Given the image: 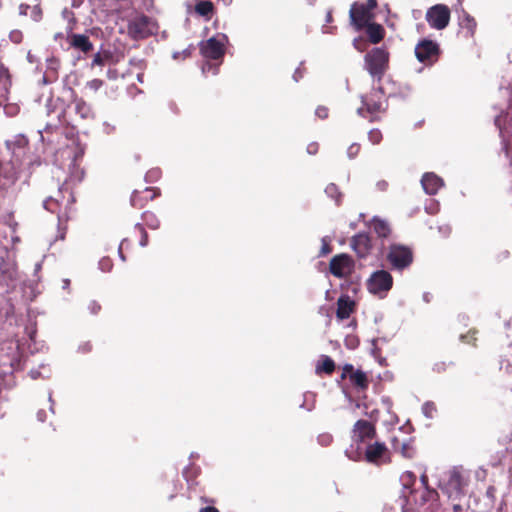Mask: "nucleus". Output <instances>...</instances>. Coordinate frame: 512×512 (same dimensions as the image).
<instances>
[{
	"label": "nucleus",
	"instance_id": "1",
	"mask_svg": "<svg viewBox=\"0 0 512 512\" xmlns=\"http://www.w3.org/2000/svg\"><path fill=\"white\" fill-rule=\"evenodd\" d=\"M127 34L135 41L146 39L158 31L157 22L142 13H135L127 18Z\"/></svg>",
	"mask_w": 512,
	"mask_h": 512
},
{
	"label": "nucleus",
	"instance_id": "2",
	"mask_svg": "<svg viewBox=\"0 0 512 512\" xmlns=\"http://www.w3.org/2000/svg\"><path fill=\"white\" fill-rule=\"evenodd\" d=\"M389 54L382 48H374L365 55V67L369 74L380 80L388 68Z\"/></svg>",
	"mask_w": 512,
	"mask_h": 512
},
{
	"label": "nucleus",
	"instance_id": "3",
	"mask_svg": "<svg viewBox=\"0 0 512 512\" xmlns=\"http://www.w3.org/2000/svg\"><path fill=\"white\" fill-rule=\"evenodd\" d=\"M438 498L437 491L428 487L413 492V499L419 512H436L439 508Z\"/></svg>",
	"mask_w": 512,
	"mask_h": 512
},
{
	"label": "nucleus",
	"instance_id": "4",
	"mask_svg": "<svg viewBox=\"0 0 512 512\" xmlns=\"http://www.w3.org/2000/svg\"><path fill=\"white\" fill-rule=\"evenodd\" d=\"M469 477L462 467H453L447 473L446 489L449 496L459 495L468 485Z\"/></svg>",
	"mask_w": 512,
	"mask_h": 512
},
{
	"label": "nucleus",
	"instance_id": "5",
	"mask_svg": "<svg viewBox=\"0 0 512 512\" xmlns=\"http://www.w3.org/2000/svg\"><path fill=\"white\" fill-rule=\"evenodd\" d=\"M450 10L444 4H436L426 12V21L437 30H442L449 24Z\"/></svg>",
	"mask_w": 512,
	"mask_h": 512
},
{
	"label": "nucleus",
	"instance_id": "6",
	"mask_svg": "<svg viewBox=\"0 0 512 512\" xmlns=\"http://www.w3.org/2000/svg\"><path fill=\"white\" fill-rule=\"evenodd\" d=\"M387 259L393 267L403 269L412 262V252L405 246L393 244L390 246Z\"/></svg>",
	"mask_w": 512,
	"mask_h": 512
},
{
	"label": "nucleus",
	"instance_id": "7",
	"mask_svg": "<svg viewBox=\"0 0 512 512\" xmlns=\"http://www.w3.org/2000/svg\"><path fill=\"white\" fill-rule=\"evenodd\" d=\"M415 55L420 62L432 64L438 58L439 47L437 43L424 39L416 45Z\"/></svg>",
	"mask_w": 512,
	"mask_h": 512
},
{
	"label": "nucleus",
	"instance_id": "8",
	"mask_svg": "<svg viewBox=\"0 0 512 512\" xmlns=\"http://www.w3.org/2000/svg\"><path fill=\"white\" fill-rule=\"evenodd\" d=\"M354 267L352 258L347 254L334 256L329 265L330 272L339 278L345 277L351 273Z\"/></svg>",
	"mask_w": 512,
	"mask_h": 512
},
{
	"label": "nucleus",
	"instance_id": "9",
	"mask_svg": "<svg viewBox=\"0 0 512 512\" xmlns=\"http://www.w3.org/2000/svg\"><path fill=\"white\" fill-rule=\"evenodd\" d=\"M350 21L357 30H360L371 23L374 18L373 12L367 10L363 4L354 3L350 9Z\"/></svg>",
	"mask_w": 512,
	"mask_h": 512
},
{
	"label": "nucleus",
	"instance_id": "10",
	"mask_svg": "<svg viewBox=\"0 0 512 512\" xmlns=\"http://www.w3.org/2000/svg\"><path fill=\"white\" fill-rule=\"evenodd\" d=\"M388 449L384 443L375 442L367 446L365 460L375 465H381L388 461Z\"/></svg>",
	"mask_w": 512,
	"mask_h": 512
},
{
	"label": "nucleus",
	"instance_id": "11",
	"mask_svg": "<svg viewBox=\"0 0 512 512\" xmlns=\"http://www.w3.org/2000/svg\"><path fill=\"white\" fill-rule=\"evenodd\" d=\"M375 435L374 426L366 420H358L352 431V439L355 442H365Z\"/></svg>",
	"mask_w": 512,
	"mask_h": 512
},
{
	"label": "nucleus",
	"instance_id": "12",
	"mask_svg": "<svg viewBox=\"0 0 512 512\" xmlns=\"http://www.w3.org/2000/svg\"><path fill=\"white\" fill-rule=\"evenodd\" d=\"M201 52L206 58L219 59L224 55V44L215 37H212L205 43H202Z\"/></svg>",
	"mask_w": 512,
	"mask_h": 512
},
{
	"label": "nucleus",
	"instance_id": "13",
	"mask_svg": "<svg viewBox=\"0 0 512 512\" xmlns=\"http://www.w3.org/2000/svg\"><path fill=\"white\" fill-rule=\"evenodd\" d=\"M69 46L83 54H88L93 50V44L85 34L71 33L67 36Z\"/></svg>",
	"mask_w": 512,
	"mask_h": 512
},
{
	"label": "nucleus",
	"instance_id": "14",
	"mask_svg": "<svg viewBox=\"0 0 512 512\" xmlns=\"http://www.w3.org/2000/svg\"><path fill=\"white\" fill-rule=\"evenodd\" d=\"M351 247L360 258H363L370 253L372 244L367 234L359 233L352 237Z\"/></svg>",
	"mask_w": 512,
	"mask_h": 512
},
{
	"label": "nucleus",
	"instance_id": "15",
	"mask_svg": "<svg viewBox=\"0 0 512 512\" xmlns=\"http://www.w3.org/2000/svg\"><path fill=\"white\" fill-rule=\"evenodd\" d=\"M368 283L370 288H391L393 280L389 272L378 270L370 276Z\"/></svg>",
	"mask_w": 512,
	"mask_h": 512
},
{
	"label": "nucleus",
	"instance_id": "16",
	"mask_svg": "<svg viewBox=\"0 0 512 512\" xmlns=\"http://www.w3.org/2000/svg\"><path fill=\"white\" fill-rule=\"evenodd\" d=\"M421 184L424 191L429 195H435L438 190L443 186V180L436 174L429 172L425 173L421 179Z\"/></svg>",
	"mask_w": 512,
	"mask_h": 512
},
{
	"label": "nucleus",
	"instance_id": "17",
	"mask_svg": "<svg viewBox=\"0 0 512 512\" xmlns=\"http://www.w3.org/2000/svg\"><path fill=\"white\" fill-rule=\"evenodd\" d=\"M380 92H373L370 97H362L363 107L358 108L357 113L363 115L364 109L369 113H375L381 110L382 102L380 101Z\"/></svg>",
	"mask_w": 512,
	"mask_h": 512
},
{
	"label": "nucleus",
	"instance_id": "18",
	"mask_svg": "<svg viewBox=\"0 0 512 512\" xmlns=\"http://www.w3.org/2000/svg\"><path fill=\"white\" fill-rule=\"evenodd\" d=\"M355 301L349 296L341 295L337 301L336 316L339 319H346L354 311Z\"/></svg>",
	"mask_w": 512,
	"mask_h": 512
},
{
	"label": "nucleus",
	"instance_id": "19",
	"mask_svg": "<svg viewBox=\"0 0 512 512\" xmlns=\"http://www.w3.org/2000/svg\"><path fill=\"white\" fill-rule=\"evenodd\" d=\"M365 27L368 37L372 43L377 44L383 39L384 29L380 24L371 22L368 25H365Z\"/></svg>",
	"mask_w": 512,
	"mask_h": 512
},
{
	"label": "nucleus",
	"instance_id": "20",
	"mask_svg": "<svg viewBox=\"0 0 512 512\" xmlns=\"http://www.w3.org/2000/svg\"><path fill=\"white\" fill-rule=\"evenodd\" d=\"M349 377L351 383L357 387L358 390H365L368 387V379L363 371L356 370Z\"/></svg>",
	"mask_w": 512,
	"mask_h": 512
},
{
	"label": "nucleus",
	"instance_id": "21",
	"mask_svg": "<svg viewBox=\"0 0 512 512\" xmlns=\"http://www.w3.org/2000/svg\"><path fill=\"white\" fill-rule=\"evenodd\" d=\"M372 226L374 232L381 238L388 237L391 232L388 223L376 217L372 220Z\"/></svg>",
	"mask_w": 512,
	"mask_h": 512
},
{
	"label": "nucleus",
	"instance_id": "22",
	"mask_svg": "<svg viewBox=\"0 0 512 512\" xmlns=\"http://www.w3.org/2000/svg\"><path fill=\"white\" fill-rule=\"evenodd\" d=\"M75 111L81 118H89L92 114L91 107L83 99L74 100Z\"/></svg>",
	"mask_w": 512,
	"mask_h": 512
},
{
	"label": "nucleus",
	"instance_id": "23",
	"mask_svg": "<svg viewBox=\"0 0 512 512\" xmlns=\"http://www.w3.org/2000/svg\"><path fill=\"white\" fill-rule=\"evenodd\" d=\"M334 369H335L334 361L330 357L324 356L322 359V363L317 365L316 372L317 373L325 372L327 374H331L334 371Z\"/></svg>",
	"mask_w": 512,
	"mask_h": 512
},
{
	"label": "nucleus",
	"instance_id": "24",
	"mask_svg": "<svg viewBox=\"0 0 512 512\" xmlns=\"http://www.w3.org/2000/svg\"><path fill=\"white\" fill-rule=\"evenodd\" d=\"M111 59V54L108 51L97 52L92 60L91 66H104Z\"/></svg>",
	"mask_w": 512,
	"mask_h": 512
},
{
	"label": "nucleus",
	"instance_id": "25",
	"mask_svg": "<svg viewBox=\"0 0 512 512\" xmlns=\"http://www.w3.org/2000/svg\"><path fill=\"white\" fill-rule=\"evenodd\" d=\"M212 10L213 4L210 1H200L195 6V11L201 16H209Z\"/></svg>",
	"mask_w": 512,
	"mask_h": 512
},
{
	"label": "nucleus",
	"instance_id": "26",
	"mask_svg": "<svg viewBox=\"0 0 512 512\" xmlns=\"http://www.w3.org/2000/svg\"><path fill=\"white\" fill-rule=\"evenodd\" d=\"M325 193L329 197L333 198L337 204L341 202L342 194L339 192L338 187L335 184H329L325 189Z\"/></svg>",
	"mask_w": 512,
	"mask_h": 512
},
{
	"label": "nucleus",
	"instance_id": "27",
	"mask_svg": "<svg viewBox=\"0 0 512 512\" xmlns=\"http://www.w3.org/2000/svg\"><path fill=\"white\" fill-rule=\"evenodd\" d=\"M143 220L145 222V224L151 228V229H157L159 227V220L157 219V217L151 213V212H145L143 214Z\"/></svg>",
	"mask_w": 512,
	"mask_h": 512
},
{
	"label": "nucleus",
	"instance_id": "28",
	"mask_svg": "<svg viewBox=\"0 0 512 512\" xmlns=\"http://www.w3.org/2000/svg\"><path fill=\"white\" fill-rule=\"evenodd\" d=\"M422 412L427 418H433L436 406L433 402L427 401L422 406Z\"/></svg>",
	"mask_w": 512,
	"mask_h": 512
},
{
	"label": "nucleus",
	"instance_id": "29",
	"mask_svg": "<svg viewBox=\"0 0 512 512\" xmlns=\"http://www.w3.org/2000/svg\"><path fill=\"white\" fill-rule=\"evenodd\" d=\"M368 138L371 143L378 144L382 139V133L377 129H373L368 133Z\"/></svg>",
	"mask_w": 512,
	"mask_h": 512
},
{
	"label": "nucleus",
	"instance_id": "30",
	"mask_svg": "<svg viewBox=\"0 0 512 512\" xmlns=\"http://www.w3.org/2000/svg\"><path fill=\"white\" fill-rule=\"evenodd\" d=\"M317 440L321 446H329L332 443L333 438L332 435L323 433L318 436Z\"/></svg>",
	"mask_w": 512,
	"mask_h": 512
},
{
	"label": "nucleus",
	"instance_id": "31",
	"mask_svg": "<svg viewBox=\"0 0 512 512\" xmlns=\"http://www.w3.org/2000/svg\"><path fill=\"white\" fill-rule=\"evenodd\" d=\"M345 345L349 349H355L359 345V340L353 335H349L345 338Z\"/></svg>",
	"mask_w": 512,
	"mask_h": 512
},
{
	"label": "nucleus",
	"instance_id": "32",
	"mask_svg": "<svg viewBox=\"0 0 512 512\" xmlns=\"http://www.w3.org/2000/svg\"><path fill=\"white\" fill-rule=\"evenodd\" d=\"M360 151V145L357 143L351 144L347 149V155L350 159H353L358 155Z\"/></svg>",
	"mask_w": 512,
	"mask_h": 512
},
{
	"label": "nucleus",
	"instance_id": "33",
	"mask_svg": "<svg viewBox=\"0 0 512 512\" xmlns=\"http://www.w3.org/2000/svg\"><path fill=\"white\" fill-rule=\"evenodd\" d=\"M103 85V81L100 79H93L87 82L86 87L92 91L99 90Z\"/></svg>",
	"mask_w": 512,
	"mask_h": 512
},
{
	"label": "nucleus",
	"instance_id": "34",
	"mask_svg": "<svg viewBox=\"0 0 512 512\" xmlns=\"http://www.w3.org/2000/svg\"><path fill=\"white\" fill-rule=\"evenodd\" d=\"M345 454L349 459H351L353 461H357L361 458L362 453L360 451H358V449L354 450V448L351 447V449H347L345 451Z\"/></svg>",
	"mask_w": 512,
	"mask_h": 512
},
{
	"label": "nucleus",
	"instance_id": "35",
	"mask_svg": "<svg viewBox=\"0 0 512 512\" xmlns=\"http://www.w3.org/2000/svg\"><path fill=\"white\" fill-rule=\"evenodd\" d=\"M9 39L15 43V44H18L22 41L23 39V35H22V32L19 31V30H13L10 32L9 34Z\"/></svg>",
	"mask_w": 512,
	"mask_h": 512
},
{
	"label": "nucleus",
	"instance_id": "36",
	"mask_svg": "<svg viewBox=\"0 0 512 512\" xmlns=\"http://www.w3.org/2000/svg\"><path fill=\"white\" fill-rule=\"evenodd\" d=\"M57 203V200L53 199L52 197H49L44 201L43 206L46 210L54 212Z\"/></svg>",
	"mask_w": 512,
	"mask_h": 512
},
{
	"label": "nucleus",
	"instance_id": "37",
	"mask_svg": "<svg viewBox=\"0 0 512 512\" xmlns=\"http://www.w3.org/2000/svg\"><path fill=\"white\" fill-rule=\"evenodd\" d=\"M136 228H138L140 230L141 234H142V238L140 240V245L142 247L147 246V244H148V235H147L145 229L143 228V226L141 224H137Z\"/></svg>",
	"mask_w": 512,
	"mask_h": 512
},
{
	"label": "nucleus",
	"instance_id": "38",
	"mask_svg": "<svg viewBox=\"0 0 512 512\" xmlns=\"http://www.w3.org/2000/svg\"><path fill=\"white\" fill-rule=\"evenodd\" d=\"M190 54H191V50L189 48H187V49H184L181 52H174L173 53V58L175 60H178V59H181V58L185 59V58L189 57Z\"/></svg>",
	"mask_w": 512,
	"mask_h": 512
},
{
	"label": "nucleus",
	"instance_id": "39",
	"mask_svg": "<svg viewBox=\"0 0 512 512\" xmlns=\"http://www.w3.org/2000/svg\"><path fill=\"white\" fill-rule=\"evenodd\" d=\"M315 114L320 119H325V118L328 117V109L326 107H324V106H319L316 109Z\"/></svg>",
	"mask_w": 512,
	"mask_h": 512
},
{
	"label": "nucleus",
	"instance_id": "40",
	"mask_svg": "<svg viewBox=\"0 0 512 512\" xmlns=\"http://www.w3.org/2000/svg\"><path fill=\"white\" fill-rule=\"evenodd\" d=\"M363 5L367 10L372 12L377 7V0H367Z\"/></svg>",
	"mask_w": 512,
	"mask_h": 512
},
{
	"label": "nucleus",
	"instance_id": "41",
	"mask_svg": "<svg viewBox=\"0 0 512 512\" xmlns=\"http://www.w3.org/2000/svg\"><path fill=\"white\" fill-rule=\"evenodd\" d=\"M318 150V144L317 143H311L307 146V152L311 155L315 154Z\"/></svg>",
	"mask_w": 512,
	"mask_h": 512
},
{
	"label": "nucleus",
	"instance_id": "42",
	"mask_svg": "<svg viewBox=\"0 0 512 512\" xmlns=\"http://www.w3.org/2000/svg\"><path fill=\"white\" fill-rule=\"evenodd\" d=\"M32 12H33L34 20L35 21L40 20V18H41V10H40V8L38 6H34Z\"/></svg>",
	"mask_w": 512,
	"mask_h": 512
},
{
	"label": "nucleus",
	"instance_id": "43",
	"mask_svg": "<svg viewBox=\"0 0 512 512\" xmlns=\"http://www.w3.org/2000/svg\"><path fill=\"white\" fill-rule=\"evenodd\" d=\"M364 41L362 39H354L353 41V46L355 47V49H357L358 51H363L364 50V47H362V43Z\"/></svg>",
	"mask_w": 512,
	"mask_h": 512
},
{
	"label": "nucleus",
	"instance_id": "44",
	"mask_svg": "<svg viewBox=\"0 0 512 512\" xmlns=\"http://www.w3.org/2000/svg\"><path fill=\"white\" fill-rule=\"evenodd\" d=\"M433 369L437 372H442L446 369V364L444 362L436 363Z\"/></svg>",
	"mask_w": 512,
	"mask_h": 512
},
{
	"label": "nucleus",
	"instance_id": "45",
	"mask_svg": "<svg viewBox=\"0 0 512 512\" xmlns=\"http://www.w3.org/2000/svg\"><path fill=\"white\" fill-rule=\"evenodd\" d=\"M89 309L92 314H96L100 310V305H98L96 302H92L89 306Z\"/></svg>",
	"mask_w": 512,
	"mask_h": 512
},
{
	"label": "nucleus",
	"instance_id": "46",
	"mask_svg": "<svg viewBox=\"0 0 512 512\" xmlns=\"http://www.w3.org/2000/svg\"><path fill=\"white\" fill-rule=\"evenodd\" d=\"M343 370H344L343 377H345V374H349V376H350L354 372V368L350 364L345 365Z\"/></svg>",
	"mask_w": 512,
	"mask_h": 512
},
{
	"label": "nucleus",
	"instance_id": "47",
	"mask_svg": "<svg viewBox=\"0 0 512 512\" xmlns=\"http://www.w3.org/2000/svg\"><path fill=\"white\" fill-rule=\"evenodd\" d=\"M466 21H467V27L470 29V30H473L476 26V23L474 21L473 18H470L469 16L466 17Z\"/></svg>",
	"mask_w": 512,
	"mask_h": 512
},
{
	"label": "nucleus",
	"instance_id": "48",
	"mask_svg": "<svg viewBox=\"0 0 512 512\" xmlns=\"http://www.w3.org/2000/svg\"><path fill=\"white\" fill-rule=\"evenodd\" d=\"M29 374L32 379H37V378L41 377L40 371L36 370V369H32Z\"/></svg>",
	"mask_w": 512,
	"mask_h": 512
},
{
	"label": "nucleus",
	"instance_id": "49",
	"mask_svg": "<svg viewBox=\"0 0 512 512\" xmlns=\"http://www.w3.org/2000/svg\"><path fill=\"white\" fill-rule=\"evenodd\" d=\"M473 334H474V332H473L472 334H469V335H461V339H462L463 341L467 342V343H471V342H472V339H475V338L473 337Z\"/></svg>",
	"mask_w": 512,
	"mask_h": 512
},
{
	"label": "nucleus",
	"instance_id": "50",
	"mask_svg": "<svg viewBox=\"0 0 512 512\" xmlns=\"http://www.w3.org/2000/svg\"><path fill=\"white\" fill-rule=\"evenodd\" d=\"M37 418H38V420H39V421L44 422V421H45V419H46V413H45V411H44V410H40V411H38V413H37Z\"/></svg>",
	"mask_w": 512,
	"mask_h": 512
},
{
	"label": "nucleus",
	"instance_id": "51",
	"mask_svg": "<svg viewBox=\"0 0 512 512\" xmlns=\"http://www.w3.org/2000/svg\"><path fill=\"white\" fill-rule=\"evenodd\" d=\"M322 242H323V246H322V251L323 253H329L330 252V248L326 242V238H323L322 239Z\"/></svg>",
	"mask_w": 512,
	"mask_h": 512
},
{
	"label": "nucleus",
	"instance_id": "52",
	"mask_svg": "<svg viewBox=\"0 0 512 512\" xmlns=\"http://www.w3.org/2000/svg\"><path fill=\"white\" fill-rule=\"evenodd\" d=\"M387 185H388V184H387V182H386V181H379V182L377 183V187H378V188H379V190H381V191L386 190Z\"/></svg>",
	"mask_w": 512,
	"mask_h": 512
},
{
	"label": "nucleus",
	"instance_id": "53",
	"mask_svg": "<svg viewBox=\"0 0 512 512\" xmlns=\"http://www.w3.org/2000/svg\"><path fill=\"white\" fill-rule=\"evenodd\" d=\"M402 454L405 457H411V455L408 453V445L405 443L402 444Z\"/></svg>",
	"mask_w": 512,
	"mask_h": 512
},
{
	"label": "nucleus",
	"instance_id": "54",
	"mask_svg": "<svg viewBox=\"0 0 512 512\" xmlns=\"http://www.w3.org/2000/svg\"><path fill=\"white\" fill-rule=\"evenodd\" d=\"M28 8H29L28 5L21 4L20 7H19L20 14L26 15Z\"/></svg>",
	"mask_w": 512,
	"mask_h": 512
},
{
	"label": "nucleus",
	"instance_id": "55",
	"mask_svg": "<svg viewBox=\"0 0 512 512\" xmlns=\"http://www.w3.org/2000/svg\"><path fill=\"white\" fill-rule=\"evenodd\" d=\"M380 339H373L372 340V344H373V349H372V353L373 355H376L377 352H378V348L376 346L377 342L379 341Z\"/></svg>",
	"mask_w": 512,
	"mask_h": 512
},
{
	"label": "nucleus",
	"instance_id": "56",
	"mask_svg": "<svg viewBox=\"0 0 512 512\" xmlns=\"http://www.w3.org/2000/svg\"><path fill=\"white\" fill-rule=\"evenodd\" d=\"M302 77V74L300 72V68L296 69L294 75H293V78L294 80L297 82L299 81V79Z\"/></svg>",
	"mask_w": 512,
	"mask_h": 512
},
{
	"label": "nucleus",
	"instance_id": "57",
	"mask_svg": "<svg viewBox=\"0 0 512 512\" xmlns=\"http://www.w3.org/2000/svg\"><path fill=\"white\" fill-rule=\"evenodd\" d=\"M200 512H219L216 508L214 507H205V508H202Z\"/></svg>",
	"mask_w": 512,
	"mask_h": 512
},
{
	"label": "nucleus",
	"instance_id": "58",
	"mask_svg": "<svg viewBox=\"0 0 512 512\" xmlns=\"http://www.w3.org/2000/svg\"><path fill=\"white\" fill-rule=\"evenodd\" d=\"M428 213H434L437 210V204L433 203L432 206L426 207Z\"/></svg>",
	"mask_w": 512,
	"mask_h": 512
},
{
	"label": "nucleus",
	"instance_id": "59",
	"mask_svg": "<svg viewBox=\"0 0 512 512\" xmlns=\"http://www.w3.org/2000/svg\"><path fill=\"white\" fill-rule=\"evenodd\" d=\"M80 350H82L83 352H88L91 350V346L89 343H86V344L80 346Z\"/></svg>",
	"mask_w": 512,
	"mask_h": 512
},
{
	"label": "nucleus",
	"instance_id": "60",
	"mask_svg": "<svg viewBox=\"0 0 512 512\" xmlns=\"http://www.w3.org/2000/svg\"><path fill=\"white\" fill-rule=\"evenodd\" d=\"M131 204H132V206H137V193L136 192H134L131 197Z\"/></svg>",
	"mask_w": 512,
	"mask_h": 512
},
{
	"label": "nucleus",
	"instance_id": "61",
	"mask_svg": "<svg viewBox=\"0 0 512 512\" xmlns=\"http://www.w3.org/2000/svg\"><path fill=\"white\" fill-rule=\"evenodd\" d=\"M386 290H381V289H378V290H370V292H373L375 295H379L380 297H384L385 295H382L383 292H385Z\"/></svg>",
	"mask_w": 512,
	"mask_h": 512
},
{
	"label": "nucleus",
	"instance_id": "62",
	"mask_svg": "<svg viewBox=\"0 0 512 512\" xmlns=\"http://www.w3.org/2000/svg\"><path fill=\"white\" fill-rule=\"evenodd\" d=\"M212 68H213V67H212V65H211L210 63H207V64H205V65L202 67V71H203V73H206V72H207V70H210V69H212Z\"/></svg>",
	"mask_w": 512,
	"mask_h": 512
},
{
	"label": "nucleus",
	"instance_id": "63",
	"mask_svg": "<svg viewBox=\"0 0 512 512\" xmlns=\"http://www.w3.org/2000/svg\"><path fill=\"white\" fill-rule=\"evenodd\" d=\"M421 482H422L423 488L427 487V476L426 475L421 476Z\"/></svg>",
	"mask_w": 512,
	"mask_h": 512
},
{
	"label": "nucleus",
	"instance_id": "64",
	"mask_svg": "<svg viewBox=\"0 0 512 512\" xmlns=\"http://www.w3.org/2000/svg\"><path fill=\"white\" fill-rule=\"evenodd\" d=\"M453 510H454V512H461L462 511V507L459 504H455L453 506Z\"/></svg>",
	"mask_w": 512,
	"mask_h": 512
}]
</instances>
